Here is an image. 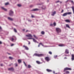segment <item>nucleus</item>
Masks as SVG:
<instances>
[{
  "label": "nucleus",
  "mask_w": 74,
  "mask_h": 74,
  "mask_svg": "<svg viewBox=\"0 0 74 74\" xmlns=\"http://www.w3.org/2000/svg\"><path fill=\"white\" fill-rule=\"evenodd\" d=\"M34 56H37L38 57L44 56V55L42 54H39L37 53H35L34 54Z\"/></svg>",
  "instance_id": "1"
},
{
  "label": "nucleus",
  "mask_w": 74,
  "mask_h": 74,
  "mask_svg": "<svg viewBox=\"0 0 74 74\" xmlns=\"http://www.w3.org/2000/svg\"><path fill=\"white\" fill-rule=\"evenodd\" d=\"M71 14V12H66L64 13L63 14L62 16H66L68 14L70 15V14Z\"/></svg>",
  "instance_id": "2"
},
{
  "label": "nucleus",
  "mask_w": 74,
  "mask_h": 74,
  "mask_svg": "<svg viewBox=\"0 0 74 74\" xmlns=\"http://www.w3.org/2000/svg\"><path fill=\"white\" fill-rule=\"evenodd\" d=\"M56 31L58 33H59L61 32V30L58 28H57L56 29Z\"/></svg>",
  "instance_id": "3"
},
{
  "label": "nucleus",
  "mask_w": 74,
  "mask_h": 74,
  "mask_svg": "<svg viewBox=\"0 0 74 74\" xmlns=\"http://www.w3.org/2000/svg\"><path fill=\"white\" fill-rule=\"evenodd\" d=\"M14 14V12L12 10H10L9 12V15L11 16Z\"/></svg>",
  "instance_id": "4"
},
{
  "label": "nucleus",
  "mask_w": 74,
  "mask_h": 74,
  "mask_svg": "<svg viewBox=\"0 0 74 74\" xmlns=\"http://www.w3.org/2000/svg\"><path fill=\"white\" fill-rule=\"evenodd\" d=\"M72 69L70 68H64V71L65 72V71L66 70H71Z\"/></svg>",
  "instance_id": "5"
},
{
  "label": "nucleus",
  "mask_w": 74,
  "mask_h": 74,
  "mask_svg": "<svg viewBox=\"0 0 74 74\" xmlns=\"http://www.w3.org/2000/svg\"><path fill=\"white\" fill-rule=\"evenodd\" d=\"M45 59L47 62L50 60V58L48 57H46L45 58Z\"/></svg>",
  "instance_id": "6"
},
{
  "label": "nucleus",
  "mask_w": 74,
  "mask_h": 74,
  "mask_svg": "<svg viewBox=\"0 0 74 74\" xmlns=\"http://www.w3.org/2000/svg\"><path fill=\"white\" fill-rule=\"evenodd\" d=\"M28 39H32L33 40V41L34 42H37V41L36 40H35V39H34V38H28Z\"/></svg>",
  "instance_id": "7"
},
{
  "label": "nucleus",
  "mask_w": 74,
  "mask_h": 74,
  "mask_svg": "<svg viewBox=\"0 0 74 74\" xmlns=\"http://www.w3.org/2000/svg\"><path fill=\"white\" fill-rule=\"evenodd\" d=\"M23 47H24L25 48V49L26 50H28L29 48L27 46L24 45Z\"/></svg>",
  "instance_id": "8"
},
{
  "label": "nucleus",
  "mask_w": 74,
  "mask_h": 74,
  "mask_svg": "<svg viewBox=\"0 0 74 74\" xmlns=\"http://www.w3.org/2000/svg\"><path fill=\"white\" fill-rule=\"evenodd\" d=\"M8 19L10 21H13V19L11 17H8Z\"/></svg>",
  "instance_id": "9"
},
{
  "label": "nucleus",
  "mask_w": 74,
  "mask_h": 74,
  "mask_svg": "<svg viewBox=\"0 0 74 74\" xmlns=\"http://www.w3.org/2000/svg\"><path fill=\"white\" fill-rule=\"evenodd\" d=\"M1 8L3 10L5 11H7V9L5 8H4V7H2Z\"/></svg>",
  "instance_id": "10"
},
{
  "label": "nucleus",
  "mask_w": 74,
  "mask_h": 74,
  "mask_svg": "<svg viewBox=\"0 0 74 74\" xmlns=\"http://www.w3.org/2000/svg\"><path fill=\"white\" fill-rule=\"evenodd\" d=\"M26 36L28 37H32V36L31 34H28V35H27Z\"/></svg>",
  "instance_id": "11"
},
{
  "label": "nucleus",
  "mask_w": 74,
  "mask_h": 74,
  "mask_svg": "<svg viewBox=\"0 0 74 74\" xmlns=\"http://www.w3.org/2000/svg\"><path fill=\"white\" fill-rule=\"evenodd\" d=\"M65 53L68 54L69 53V51L68 49H66L65 50Z\"/></svg>",
  "instance_id": "12"
},
{
  "label": "nucleus",
  "mask_w": 74,
  "mask_h": 74,
  "mask_svg": "<svg viewBox=\"0 0 74 74\" xmlns=\"http://www.w3.org/2000/svg\"><path fill=\"white\" fill-rule=\"evenodd\" d=\"M72 60H74V54H72V58H71Z\"/></svg>",
  "instance_id": "13"
},
{
  "label": "nucleus",
  "mask_w": 74,
  "mask_h": 74,
  "mask_svg": "<svg viewBox=\"0 0 74 74\" xmlns=\"http://www.w3.org/2000/svg\"><path fill=\"white\" fill-rule=\"evenodd\" d=\"M8 70L9 71H13L14 70V68H8Z\"/></svg>",
  "instance_id": "14"
},
{
  "label": "nucleus",
  "mask_w": 74,
  "mask_h": 74,
  "mask_svg": "<svg viewBox=\"0 0 74 74\" xmlns=\"http://www.w3.org/2000/svg\"><path fill=\"white\" fill-rule=\"evenodd\" d=\"M65 21L66 22H67V23H70V21L69 19L66 20H65Z\"/></svg>",
  "instance_id": "15"
},
{
  "label": "nucleus",
  "mask_w": 74,
  "mask_h": 74,
  "mask_svg": "<svg viewBox=\"0 0 74 74\" xmlns=\"http://www.w3.org/2000/svg\"><path fill=\"white\" fill-rule=\"evenodd\" d=\"M52 14H51L52 16H53L56 14V12L54 11V12H52Z\"/></svg>",
  "instance_id": "16"
},
{
  "label": "nucleus",
  "mask_w": 74,
  "mask_h": 74,
  "mask_svg": "<svg viewBox=\"0 0 74 74\" xmlns=\"http://www.w3.org/2000/svg\"><path fill=\"white\" fill-rule=\"evenodd\" d=\"M66 27H68L69 28H70L69 27V25L68 24H66Z\"/></svg>",
  "instance_id": "17"
},
{
  "label": "nucleus",
  "mask_w": 74,
  "mask_h": 74,
  "mask_svg": "<svg viewBox=\"0 0 74 74\" xmlns=\"http://www.w3.org/2000/svg\"><path fill=\"white\" fill-rule=\"evenodd\" d=\"M47 71L48 72H51L52 71L51 70H50V69H47Z\"/></svg>",
  "instance_id": "18"
},
{
  "label": "nucleus",
  "mask_w": 74,
  "mask_h": 74,
  "mask_svg": "<svg viewBox=\"0 0 74 74\" xmlns=\"http://www.w3.org/2000/svg\"><path fill=\"white\" fill-rule=\"evenodd\" d=\"M72 10H73V13L74 14V7L73 6L72 7Z\"/></svg>",
  "instance_id": "19"
},
{
  "label": "nucleus",
  "mask_w": 74,
  "mask_h": 74,
  "mask_svg": "<svg viewBox=\"0 0 74 74\" xmlns=\"http://www.w3.org/2000/svg\"><path fill=\"white\" fill-rule=\"evenodd\" d=\"M59 46L60 47H62L64 45L63 44H60L59 45Z\"/></svg>",
  "instance_id": "20"
},
{
  "label": "nucleus",
  "mask_w": 74,
  "mask_h": 74,
  "mask_svg": "<svg viewBox=\"0 0 74 74\" xmlns=\"http://www.w3.org/2000/svg\"><path fill=\"white\" fill-rule=\"evenodd\" d=\"M33 36H34V37L35 38H36V39H38L37 37L36 36H35L34 35Z\"/></svg>",
  "instance_id": "21"
},
{
  "label": "nucleus",
  "mask_w": 74,
  "mask_h": 74,
  "mask_svg": "<svg viewBox=\"0 0 74 74\" xmlns=\"http://www.w3.org/2000/svg\"><path fill=\"white\" fill-rule=\"evenodd\" d=\"M38 10V9H34L33 10V11H37Z\"/></svg>",
  "instance_id": "22"
},
{
  "label": "nucleus",
  "mask_w": 74,
  "mask_h": 74,
  "mask_svg": "<svg viewBox=\"0 0 74 74\" xmlns=\"http://www.w3.org/2000/svg\"><path fill=\"white\" fill-rule=\"evenodd\" d=\"M42 9L43 10H45V6H43L42 7Z\"/></svg>",
  "instance_id": "23"
},
{
  "label": "nucleus",
  "mask_w": 74,
  "mask_h": 74,
  "mask_svg": "<svg viewBox=\"0 0 74 74\" xmlns=\"http://www.w3.org/2000/svg\"><path fill=\"white\" fill-rule=\"evenodd\" d=\"M18 63H21V60H18Z\"/></svg>",
  "instance_id": "24"
},
{
  "label": "nucleus",
  "mask_w": 74,
  "mask_h": 74,
  "mask_svg": "<svg viewBox=\"0 0 74 74\" xmlns=\"http://www.w3.org/2000/svg\"><path fill=\"white\" fill-rule=\"evenodd\" d=\"M36 63L38 64H40L41 63L39 61H37Z\"/></svg>",
  "instance_id": "25"
},
{
  "label": "nucleus",
  "mask_w": 74,
  "mask_h": 74,
  "mask_svg": "<svg viewBox=\"0 0 74 74\" xmlns=\"http://www.w3.org/2000/svg\"><path fill=\"white\" fill-rule=\"evenodd\" d=\"M49 53L50 54V55H52V53L51 51H49Z\"/></svg>",
  "instance_id": "26"
},
{
  "label": "nucleus",
  "mask_w": 74,
  "mask_h": 74,
  "mask_svg": "<svg viewBox=\"0 0 74 74\" xmlns=\"http://www.w3.org/2000/svg\"><path fill=\"white\" fill-rule=\"evenodd\" d=\"M41 34L42 35H44L45 34V32L44 31H42L41 32Z\"/></svg>",
  "instance_id": "27"
},
{
  "label": "nucleus",
  "mask_w": 74,
  "mask_h": 74,
  "mask_svg": "<svg viewBox=\"0 0 74 74\" xmlns=\"http://www.w3.org/2000/svg\"><path fill=\"white\" fill-rule=\"evenodd\" d=\"M12 41H13L14 40V39L13 38H12L11 39H10Z\"/></svg>",
  "instance_id": "28"
},
{
  "label": "nucleus",
  "mask_w": 74,
  "mask_h": 74,
  "mask_svg": "<svg viewBox=\"0 0 74 74\" xmlns=\"http://www.w3.org/2000/svg\"><path fill=\"white\" fill-rule=\"evenodd\" d=\"M14 30L15 32H16V33L17 32V31H16V29H15V28L14 29Z\"/></svg>",
  "instance_id": "29"
},
{
  "label": "nucleus",
  "mask_w": 74,
  "mask_h": 74,
  "mask_svg": "<svg viewBox=\"0 0 74 74\" xmlns=\"http://www.w3.org/2000/svg\"><path fill=\"white\" fill-rule=\"evenodd\" d=\"M17 5L19 7H21V5L20 4H18Z\"/></svg>",
  "instance_id": "30"
},
{
  "label": "nucleus",
  "mask_w": 74,
  "mask_h": 74,
  "mask_svg": "<svg viewBox=\"0 0 74 74\" xmlns=\"http://www.w3.org/2000/svg\"><path fill=\"white\" fill-rule=\"evenodd\" d=\"M66 74H69V71H66Z\"/></svg>",
  "instance_id": "31"
},
{
  "label": "nucleus",
  "mask_w": 74,
  "mask_h": 74,
  "mask_svg": "<svg viewBox=\"0 0 74 74\" xmlns=\"http://www.w3.org/2000/svg\"><path fill=\"white\" fill-rule=\"evenodd\" d=\"M28 68H31V66L30 65H28Z\"/></svg>",
  "instance_id": "32"
},
{
  "label": "nucleus",
  "mask_w": 74,
  "mask_h": 74,
  "mask_svg": "<svg viewBox=\"0 0 74 74\" xmlns=\"http://www.w3.org/2000/svg\"><path fill=\"white\" fill-rule=\"evenodd\" d=\"M54 26H55L56 25V23L55 22H54L53 24Z\"/></svg>",
  "instance_id": "33"
},
{
  "label": "nucleus",
  "mask_w": 74,
  "mask_h": 74,
  "mask_svg": "<svg viewBox=\"0 0 74 74\" xmlns=\"http://www.w3.org/2000/svg\"><path fill=\"white\" fill-rule=\"evenodd\" d=\"M9 4V3H5V5H7Z\"/></svg>",
  "instance_id": "34"
},
{
  "label": "nucleus",
  "mask_w": 74,
  "mask_h": 74,
  "mask_svg": "<svg viewBox=\"0 0 74 74\" xmlns=\"http://www.w3.org/2000/svg\"><path fill=\"white\" fill-rule=\"evenodd\" d=\"M9 58L10 59H12V58L11 57H9Z\"/></svg>",
  "instance_id": "35"
},
{
  "label": "nucleus",
  "mask_w": 74,
  "mask_h": 74,
  "mask_svg": "<svg viewBox=\"0 0 74 74\" xmlns=\"http://www.w3.org/2000/svg\"><path fill=\"white\" fill-rule=\"evenodd\" d=\"M15 66H18V64H17L16 63L15 64Z\"/></svg>",
  "instance_id": "36"
},
{
  "label": "nucleus",
  "mask_w": 74,
  "mask_h": 74,
  "mask_svg": "<svg viewBox=\"0 0 74 74\" xmlns=\"http://www.w3.org/2000/svg\"><path fill=\"white\" fill-rule=\"evenodd\" d=\"M57 57V55L55 56H54V58H56Z\"/></svg>",
  "instance_id": "37"
},
{
  "label": "nucleus",
  "mask_w": 74,
  "mask_h": 74,
  "mask_svg": "<svg viewBox=\"0 0 74 74\" xmlns=\"http://www.w3.org/2000/svg\"><path fill=\"white\" fill-rule=\"evenodd\" d=\"M60 2L59 1H57L56 2V3H58Z\"/></svg>",
  "instance_id": "38"
},
{
  "label": "nucleus",
  "mask_w": 74,
  "mask_h": 74,
  "mask_svg": "<svg viewBox=\"0 0 74 74\" xmlns=\"http://www.w3.org/2000/svg\"><path fill=\"white\" fill-rule=\"evenodd\" d=\"M63 12H64V10H62L61 13H62Z\"/></svg>",
  "instance_id": "39"
},
{
  "label": "nucleus",
  "mask_w": 74,
  "mask_h": 74,
  "mask_svg": "<svg viewBox=\"0 0 74 74\" xmlns=\"http://www.w3.org/2000/svg\"><path fill=\"white\" fill-rule=\"evenodd\" d=\"M32 18H34V16L33 15H32Z\"/></svg>",
  "instance_id": "40"
},
{
  "label": "nucleus",
  "mask_w": 74,
  "mask_h": 74,
  "mask_svg": "<svg viewBox=\"0 0 74 74\" xmlns=\"http://www.w3.org/2000/svg\"><path fill=\"white\" fill-rule=\"evenodd\" d=\"M23 63H24V64L25 65V66H27V65H26L25 63L24 62H23Z\"/></svg>",
  "instance_id": "41"
},
{
  "label": "nucleus",
  "mask_w": 74,
  "mask_h": 74,
  "mask_svg": "<svg viewBox=\"0 0 74 74\" xmlns=\"http://www.w3.org/2000/svg\"><path fill=\"white\" fill-rule=\"evenodd\" d=\"M50 26H53V24H50Z\"/></svg>",
  "instance_id": "42"
},
{
  "label": "nucleus",
  "mask_w": 74,
  "mask_h": 74,
  "mask_svg": "<svg viewBox=\"0 0 74 74\" xmlns=\"http://www.w3.org/2000/svg\"><path fill=\"white\" fill-rule=\"evenodd\" d=\"M0 65H1V66H3V64H0Z\"/></svg>",
  "instance_id": "43"
},
{
  "label": "nucleus",
  "mask_w": 74,
  "mask_h": 74,
  "mask_svg": "<svg viewBox=\"0 0 74 74\" xmlns=\"http://www.w3.org/2000/svg\"><path fill=\"white\" fill-rule=\"evenodd\" d=\"M71 3H72L73 4L74 3L73 2V1H71Z\"/></svg>",
  "instance_id": "44"
},
{
  "label": "nucleus",
  "mask_w": 74,
  "mask_h": 74,
  "mask_svg": "<svg viewBox=\"0 0 74 74\" xmlns=\"http://www.w3.org/2000/svg\"><path fill=\"white\" fill-rule=\"evenodd\" d=\"M33 6L32 5H30V7H32Z\"/></svg>",
  "instance_id": "45"
},
{
  "label": "nucleus",
  "mask_w": 74,
  "mask_h": 74,
  "mask_svg": "<svg viewBox=\"0 0 74 74\" xmlns=\"http://www.w3.org/2000/svg\"><path fill=\"white\" fill-rule=\"evenodd\" d=\"M0 30H2V29L1 28V27H0Z\"/></svg>",
  "instance_id": "46"
},
{
  "label": "nucleus",
  "mask_w": 74,
  "mask_h": 74,
  "mask_svg": "<svg viewBox=\"0 0 74 74\" xmlns=\"http://www.w3.org/2000/svg\"><path fill=\"white\" fill-rule=\"evenodd\" d=\"M2 44V42H1V41H0V44Z\"/></svg>",
  "instance_id": "47"
},
{
  "label": "nucleus",
  "mask_w": 74,
  "mask_h": 74,
  "mask_svg": "<svg viewBox=\"0 0 74 74\" xmlns=\"http://www.w3.org/2000/svg\"><path fill=\"white\" fill-rule=\"evenodd\" d=\"M13 45H14V44H12L11 45V46H12Z\"/></svg>",
  "instance_id": "48"
},
{
  "label": "nucleus",
  "mask_w": 74,
  "mask_h": 74,
  "mask_svg": "<svg viewBox=\"0 0 74 74\" xmlns=\"http://www.w3.org/2000/svg\"><path fill=\"white\" fill-rule=\"evenodd\" d=\"M53 73L54 74H55V71H53Z\"/></svg>",
  "instance_id": "49"
},
{
  "label": "nucleus",
  "mask_w": 74,
  "mask_h": 74,
  "mask_svg": "<svg viewBox=\"0 0 74 74\" xmlns=\"http://www.w3.org/2000/svg\"><path fill=\"white\" fill-rule=\"evenodd\" d=\"M39 44H40V45H42V43H41H41H40Z\"/></svg>",
  "instance_id": "50"
},
{
  "label": "nucleus",
  "mask_w": 74,
  "mask_h": 74,
  "mask_svg": "<svg viewBox=\"0 0 74 74\" xmlns=\"http://www.w3.org/2000/svg\"><path fill=\"white\" fill-rule=\"evenodd\" d=\"M29 32L28 30H27L26 31V32Z\"/></svg>",
  "instance_id": "51"
},
{
  "label": "nucleus",
  "mask_w": 74,
  "mask_h": 74,
  "mask_svg": "<svg viewBox=\"0 0 74 74\" xmlns=\"http://www.w3.org/2000/svg\"><path fill=\"white\" fill-rule=\"evenodd\" d=\"M40 44H39L38 45V47H40Z\"/></svg>",
  "instance_id": "52"
},
{
  "label": "nucleus",
  "mask_w": 74,
  "mask_h": 74,
  "mask_svg": "<svg viewBox=\"0 0 74 74\" xmlns=\"http://www.w3.org/2000/svg\"><path fill=\"white\" fill-rule=\"evenodd\" d=\"M67 58L66 57H64V59H67Z\"/></svg>",
  "instance_id": "53"
},
{
  "label": "nucleus",
  "mask_w": 74,
  "mask_h": 74,
  "mask_svg": "<svg viewBox=\"0 0 74 74\" xmlns=\"http://www.w3.org/2000/svg\"><path fill=\"white\" fill-rule=\"evenodd\" d=\"M28 21H29L31 22V20H28Z\"/></svg>",
  "instance_id": "54"
},
{
  "label": "nucleus",
  "mask_w": 74,
  "mask_h": 74,
  "mask_svg": "<svg viewBox=\"0 0 74 74\" xmlns=\"http://www.w3.org/2000/svg\"><path fill=\"white\" fill-rule=\"evenodd\" d=\"M30 44V42H29V44Z\"/></svg>",
  "instance_id": "55"
},
{
  "label": "nucleus",
  "mask_w": 74,
  "mask_h": 74,
  "mask_svg": "<svg viewBox=\"0 0 74 74\" xmlns=\"http://www.w3.org/2000/svg\"><path fill=\"white\" fill-rule=\"evenodd\" d=\"M60 3H62V2L61 1V2H60Z\"/></svg>",
  "instance_id": "56"
},
{
  "label": "nucleus",
  "mask_w": 74,
  "mask_h": 74,
  "mask_svg": "<svg viewBox=\"0 0 74 74\" xmlns=\"http://www.w3.org/2000/svg\"><path fill=\"white\" fill-rule=\"evenodd\" d=\"M24 30H25V29H23V31H24Z\"/></svg>",
  "instance_id": "57"
},
{
  "label": "nucleus",
  "mask_w": 74,
  "mask_h": 74,
  "mask_svg": "<svg viewBox=\"0 0 74 74\" xmlns=\"http://www.w3.org/2000/svg\"><path fill=\"white\" fill-rule=\"evenodd\" d=\"M8 54H9V55H10V53H8Z\"/></svg>",
  "instance_id": "58"
},
{
  "label": "nucleus",
  "mask_w": 74,
  "mask_h": 74,
  "mask_svg": "<svg viewBox=\"0 0 74 74\" xmlns=\"http://www.w3.org/2000/svg\"><path fill=\"white\" fill-rule=\"evenodd\" d=\"M56 74H57V73H56Z\"/></svg>",
  "instance_id": "59"
}]
</instances>
